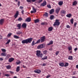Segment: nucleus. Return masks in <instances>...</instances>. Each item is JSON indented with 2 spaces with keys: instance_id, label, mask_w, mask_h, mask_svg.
<instances>
[{
  "instance_id": "nucleus-1",
  "label": "nucleus",
  "mask_w": 78,
  "mask_h": 78,
  "mask_svg": "<svg viewBox=\"0 0 78 78\" xmlns=\"http://www.w3.org/2000/svg\"><path fill=\"white\" fill-rule=\"evenodd\" d=\"M36 55L37 57H40L42 58L43 54L41 53V51H36Z\"/></svg>"
},
{
  "instance_id": "nucleus-2",
  "label": "nucleus",
  "mask_w": 78,
  "mask_h": 78,
  "mask_svg": "<svg viewBox=\"0 0 78 78\" xmlns=\"http://www.w3.org/2000/svg\"><path fill=\"white\" fill-rule=\"evenodd\" d=\"M59 20H56L55 21V23H54L53 24V26H59L60 24V23L59 22Z\"/></svg>"
},
{
  "instance_id": "nucleus-3",
  "label": "nucleus",
  "mask_w": 78,
  "mask_h": 78,
  "mask_svg": "<svg viewBox=\"0 0 78 78\" xmlns=\"http://www.w3.org/2000/svg\"><path fill=\"white\" fill-rule=\"evenodd\" d=\"M44 47V44H42L39 45L37 47V49H41L43 48Z\"/></svg>"
},
{
  "instance_id": "nucleus-4",
  "label": "nucleus",
  "mask_w": 78,
  "mask_h": 78,
  "mask_svg": "<svg viewBox=\"0 0 78 78\" xmlns=\"http://www.w3.org/2000/svg\"><path fill=\"white\" fill-rule=\"evenodd\" d=\"M32 10L33 11H31L30 13L31 14H32L34 13H36L37 12V9H35L34 6L32 7Z\"/></svg>"
},
{
  "instance_id": "nucleus-5",
  "label": "nucleus",
  "mask_w": 78,
  "mask_h": 78,
  "mask_svg": "<svg viewBox=\"0 0 78 78\" xmlns=\"http://www.w3.org/2000/svg\"><path fill=\"white\" fill-rule=\"evenodd\" d=\"M27 44H28V43H31L33 40V38H29L27 39Z\"/></svg>"
},
{
  "instance_id": "nucleus-6",
  "label": "nucleus",
  "mask_w": 78,
  "mask_h": 78,
  "mask_svg": "<svg viewBox=\"0 0 78 78\" xmlns=\"http://www.w3.org/2000/svg\"><path fill=\"white\" fill-rule=\"evenodd\" d=\"M47 5V2L45 0H44V2L41 4V6H42L43 7H44L46 6Z\"/></svg>"
},
{
  "instance_id": "nucleus-7",
  "label": "nucleus",
  "mask_w": 78,
  "mask_h": 78,
  "mask_svg": "<svg viewBox=\"0 0 78 78\" xmlns=\"http://www.w3.org/2000/svg\"><path fill=\"white\" fill-rule=\"evenodd\" d=\"M41 42H43L45 40V36H43L42 37H41Z\"/></svg>"
},
{
  "instance_id": "nucleus-8",
  "label": "nucleus",
  "mask_w": 78,
  "mask_h": 78,
  "mask_svg": "<svg viewBox=\"0 0 78 78\" xmlns=\"http://www.w3.org/2000/svg\"><path fill=\"white\" fill-rule=\"evenodd\" d=\"M19 11H16V14H15V15H14V17H15V18L16 19L17 17L19 15Z\"/></svg>"
},
{
  "instance_id": "nucleus-9",
  "label": "nucleus",
  "mask_w": 78,
  "mask_h": 78,
  "mask_svg": "<svg viewBox=\"0 0 78 78\" xmlns=\"http://www.w3.org/2000/svg\"><path fill=\"white\" fill-rule=\"evenodd\" d=\"M31 20V18L30 17H29L28 18H26L25 19V21L26 22H30Z\"/></svg>"
},
{
  "instance_id": "nucleus-10",
  "label": "nucleus",
  "mask_w": 78,
  "mask_h": 78,
  "mask_svg": "<svg viewBox=\"0 0 78 78\" xmlns=\"http://www.w3.org/2000/svg\"><path fill=\"white\" fill-rule=\"evenodd\" d=\"M5 21L4 19H1L0 20V24L2 25L4 23Z\"/></svg>"
},
{
  "instance_id": "nucleus-11",
  "label": "nucleus",
  "mask_w": 78,
  "mask_h": 78,
  "mask_svg": "<svg viewBox=\"0 0 78 78\" xmlns=\"http://www.w3.org/2000/svg\"><path fill=\"white\" fill-rule=\"evenodd\" d=\"M34 72L36 73L40 74L41 73V71L40 70H37L34 71Z\"/></svg>"
},
{
  "instance_id": "nucleus-12",
  "label": "nucleus",
  "mask_w": 78,
  "mask_h": 78,
  "mask_svg": "<svg viewBox=\"0 0 78 78\" xmlns=\"http://www.w3.org/2000/svg\"><path fill=\"white\" fill-rule=\"evenodd\" d=\"M60 10V8H59L55 10V12L58 14Z\"/></svg>"
},
{
  "instance_id": "nucleus-13",
  "label": "nucleus",
  "mask_w": 78,
  "mask_h": 78,
  "mask_svg": "<svg viewBox=\"0 0 78 78\" xmlns=\"http://www.w3.org/2000/svg\"><path fill=\"white\" fill-rule=\"evenodd\" d=\"M21 42L23 44H28L27 39L23 40V41H22V42Z\"/></svg>"
},
{
  "instance_id": "nucleus-14",
  "label": "nucleus",
  "mask_w": 78,
  "mask_h": 78,
  "mask_svg": "<svg viewBox=\"0 0 78 78\" xmlns=\"http://www.w3.org/2000/svg\"><path fill=\"white\" fill-rule=\"evenodd\" d=\"M72 16V15L71 13H69V14H67L66 15V16L69 18L71 17Z\"/></svg>"
},
{
  "instance_id": "nucleus-15",
  "label": "nucleus",
  "mask_w": 78,
  "mask_h": 78,
  "mask_svg": "<svg viewBox=\"0 0 78 78\" xmlns=\"http://www.w3.org/2000/svg\"><path fill=\"white\" fill-rule=\"evenodd\" d=\"M53 27H48V30L49 31H51L53 30Z\"/></svg>"
},
{
  "instance_id": "nucleus-16",
  "label": "nucleus",
  "mask_w": 78,
  "mask_h": 78,
  "mask_svg": "<svg viewBox=\"0 0 78 78\" xmlns=\"http://www.w3.org/2000/svg\"><path fill=\"white\" fill-rule=\"evenodd\" d=\"M59 65L60 66H61V67H62L64 66V64L63 62L59 63Z\"/></svg>"
},
{
  "instance_id": "nucleus-17",
  "label": "nucleus",
  "mask_w": 78,
  "mask_h": 78,
  "mask_svg": "<svg viewBox=\"0 0 78 78\" xmlns=\"http://www.w3.org/2000/svg\"><path fill=\"white\" fill-rule=\"evenodd\" d=\"M14 60V59L13 58H10L9 59V62H11L13 61Z\"/></svg>"
},
{
  "instance_id": "nucleus-18",
  "label": "nucleus",
  "mask_w": 78,
  "mask_h": 78,
  "mask_svg": "<svg viewBox=\"0 0 78 78\" xmlns=\"http://www.w3.org/2000/svg\"><path fill=\"white\" fill-rule=\"evenodd\" d=\"M63 4V2L62 1H60L58 2V5H59L62 6Z\"/></svg>"
},
{
  "instance_id": "nucleus-19",
  "label": "nucleus",
  "mask_w": 78,
  "mask_h": 78,
  "mask_svg": "<svg viewBox=\"0 0 78 78\" xmlns=\"http://www.w3.org/2000/svg\"><path fill=\"white\" fill-rule=\"evenodd\" d=\"M54 12V9H52L50 11V14H52Z\"/></svg>"
},
{
  "instance_id": "nucleus-20",
  "label": "nucleus",
  "mask_w": 78,
  "mask_h": 78,
  "mask_svg": "<svg viewBox=\"0 0 78 78\" xmlns=\"http://www.w3.org/2000/svg\"><path fill=\"white\" fill-rule=\"evenodd\" d=\"M22 32H21V31H18L17 32H16V34L18 35V36H19L21 34H22Z\"/></svg>"
},
{
  "instance_id": "nucleus-21",
  "label": "nucleus",
  "mask_w": 78,
  "mask_h": 78,
  "mask_svg": "<svg viewBox=\"0 0 78 78\" xmlns=\"http://www.w3.org/2000/svg\"><path fill=\"white\" fill-rule=\"evenodd\" d=\"M55 18V16L53 15H51L50 16V19L51 20H53Z\"/></svg>"
},
{
  "instance_id": "nucleus-22",
  "label": "nucleus",
  "mask_w": 78,
  "mask_h": 78,
  "mask_svg": "<svg viewBox=\"0 0 78 78\" xmlns=\"http://www.w3.org/2000/svg\"><path fill=\"white\" fill-rule=\"evenodd\" d=\"M27 24L26 23H23V25H22V27L23 28H26L27 27Z\"/></svg>"
},
{
  "instance_id": "nucleus-23",
  "label": "nucleus",
  "mask_w": 78,
  "mask_h": 78,
  "mask_svg": "<svg viewBox=\"0 0 78 78\" xmlns=\"http://www.w3.org/2000/svg\"><path fill=\"white\" fill-rule=\"evenodd\" d=\"M48 24V23L46 22H44V23H41V25H47Z\"/></svg>"
},
{
  "instance_id": "nucleus-24",
  "label": "nucleus",
  "mask_w": 78,
  "mask_h": 78,
  "mask_svg": "<svg viewBox=\"0 0 78 78\" xmlns=\"http://www.w3.org/2000/svg\"><path fill=\"white\" fill-rule=\"evenodd\" d=\"M16 72H19V71H20V66H18L17 67V68H16Z\"/></svg>"
},
{
  "instance_id": "nucleus-25",
  "label": "nucleus",
  "mask_w": 78,
  "mask_h": 78,
  "mask_svg": "<svg viewBox=\"0 0 78 78\" xmlns=\"http://www.w3.org/2000/svg\"><path fill=\"white\" fill-rule=\"evenodd\" d=\"M39 21L40 20H38V19H37V20H34V22L35 23H38L39 22Z\"/></svg>"
},
{
  "instance_id": "nucleus-26",
  "label": "nucleus",
  "mask_w": 78,
  "mask_h": 78,
  "mask_svg": "<svg viewBox=\"0 0 78 78\" xmlns=\"http://www.w3.org/2000/svg\"><path fill=\"white\" fill-rule=\"evenodd\" d=\"M77 2L76 1H75L74 2H73V6L75 5H77Z\"/></svg>"
},
{
  "instance_id": "nucleus-27",
  "label": "nucleus",
  "mask_w": 78,
  "mask_h": 78,
  "mask_svg": "<svg viewBox=\"0 0 78 78\" xmlns=\"http://www.w3.org/2000/svg\"><path fill=\"white\" fill-rule=\"evenodd\" d=\"M13 38L16 39H18L19 38V37L17 35H14Z\"/></svg>"
},
{
  "instance_id": "nucleus-28",
  "label": "nucleus",
  "mask_w": 78,
  "mask_h": 78,
  "mask_svg": "<svg viewBox=\"0 0 78 78\" xmlns=\"http://www.w3.org/2000/svg\"><path fill=\"white\" fill-rule=\"evenodd\" d=\"M53 44V41H50L49 43H48V44H47L48 45H49L51 44Z\"/></svg>"
},
{
  "instance_id": "nucleus-29",
  "label": "nucleus",
  "mask_w": 78,
  "mask_h": 78,
  "mask_svg": "<svg viewBox=\"0 0 78 78\" xmlns=\"http://www.w3.org/2000/svg\"><path fill=\"white\" fill-rule=\"evenodd\" d=\"M43 16H46L47 17H48V13L47 12H45V13L44 14H43Z\"/></svg>"
},
{
  "instance_id": "nucleus-30",
  "label": "nucleus",
  "mask_w": 78,
  "mask_h": 78,
  "mask_svg": "<svg viewBox=\"0 0 78 78\" xmlns=\"http://www.w3.org/2000/svg\"><path fill=\"white\" fill-rule=\"evenodd\" d=\"M68 49L69 51L72 50V48L71 46H70L68 47Z\"/></svg>"
},
{
  "instance_id": "nucleus-31",
  "label": "nucleus",
  "mask_w": 78,
  "mask_h": 78,
  "mask_svg": "<svg viewBox=\"0 0 78 78\" xmlns=\"http://www.w3.org/2000/svg\"><path fill=\"white\" fill-rule=\"evenodd\" d=\"M11 68V67L10 65H9L8 66H6V68L7 69H10Z\"/></svg>"
},
{
  "instance_id": "nucleus-32",
  "label": "nucleus",
  "mask_w": 78,
  "mask_h": 78,
  "mask_svg": "<svg viewBox=\"0 0 78 78\" xmlns=\"http://www.w3.org/2000/svg\"><path fill=\"white\" fill-rule=\"evenodd\" d=\"M1 55L2 56H6V54L5 53L3 52L1 54Z\"/></svg>"
},
{
  "instance_id": "nucleus-33",
  "label": "nucleus",
  "mask_w": 78,
  "mask_h": 78,
  "mask_svg": "<svg viewBox=\"0 0 78 78\" xmlns=\"http://www.w3.org/2000/svg\"><path fill=\"white\" fill-rule=\"evenodd\" d=\"M73 21H74L73 18H72V19H71L70 22L71 23H72V24H73Z\"/></svg>"
},
{
  "instance_id": "nucleus-34",
  "label": "nucleus",
  "mask_w": 78,
  "mask_h": 78,
  "mask_svg": "<svg viewBox=\"0 0 78 78\" xmlns=\"http://www.w3.org/2000/svg\"><path fill=\"white\" fill-rule=\"evenodd\" d=\"M36 44V43H35L34 41H33L32 42V43L31 44V45L32 46H33V45H34L35 44Z\"/></svg>"
},
{
  "instance_id": "nucleus-35",
  "label": "nucleus",
  "mask_w": 78,
  "mask_h": 78,
  "mask_svg": "<svg viewBox=\"0 0 78 78\" xmlns=\"http://www.w3.org/2000/svg\"><path fill=\"white\" fill-rule=\"evenodd\" d=\"M47 50L44 51H43V53L44 55H46L47 54Z\"/></svg>"
},
{
  "instance_id": "nucleus-36",
  "label": "nucleus",
  "mask_w": 78,
  "mask_h": 78,
  "mask_svg": "<svg viewBox=\"0 0 78 78\" xmlns=\"http://www.w3.org/2000/svg\"><path fill=\"white\" fill-rule=\"evenodd\" d=\"M68 59L69 60H72L73 59V56H69Z\"/></svg>"
},
{
  "instance_id": "nucleus-37",
  "label": "nucleus",
  "mask_w": 78,
  "mask_h": 78,
  "mask_svg": "<svg viewBox=\"0 0 78 78\" xmlns=\"http://www.w3.org/2000/svg\"><path fill=\"white\" fill-rule=\"evenodd\" d=\"M69 65V64L68 63L66 62L65 63V65H64V66L66 67L68 66Z\"/></svg>"
},
{
  "instance_id": "nucleus-38",
  "label": "nucleus",
  "mask_w": 78,
  "mask_h": 78,
  "mask_svg": "<svg viewBox=\"0 0 78 78\" xmlns=\"http://www.w3.org/2000/svg\"><path fill=\"white\" fill-rule=\"evenodd\" d=\"M11 42V40H9L7 41V43H5V44H9V43Z\"/></svg>"
},
{
  "instance_id": "nucleus-39",
  "label": "nucleus",
  "mask_w": 78,
  "mask_h": 78,
  "mask_svg": "<svg viewBox=\"0 0 78 78\" xmlns=\"http://www.w3.org/2000/svg\"><path fill=\"white\" fill-rule=\"evenodd\" d=\"M66 12V11L62 10L61 11V13L62 14H65Z\"/></svg>"
},
{
  "instance_id": "nucleus-40",
  "label": "nucleus",
  "mask_w": 78,
  "mask_h": 78,
  "mask_svg": "<svg viewBox=\"0 0 78 78\" xmlns=\"http://www.w3.org/2000/svg\"><path fill=\"white\" fill-rule=\"evenodd\" d=\"M48 58V57L47 56H45L44 58H42V60H44L47 59Z\"/></svg>"
},
{
  "instance_id": "nucleus-41",
  "label": "nucleus",
  "mask_w": 78,
  "mask_h": 78,
  "mask_svg": "<svg viewBox=\"0 0 78 78\" xmlns=\"http://www.w3.org/2000/svg\"><path fill=\"white\" fill-rule=\"evenodd\" d=\"M12 35V34L11 33H10L9 34H8V35H7V37H10Z\"/></svg>"
},
{
  "instance_id": "nucleus-42",
  "label": "nucleus",
  "mask_w": 78,
  "mask_h": 78,
  "mask_svg": "<svg viewBox=\"0 0 78 78\" xmlns=\"http://www.w3.org/2000/svg\"><path fill=\"white\" fill-rule=\"evenodd\" d=\"M20 26H21L20 24H18V25H17V27H18L19 28V29H20Z\"/></svg>"
},
{
  "instance_id": "nucleus-43",
  "label": "nucleus",
  "mask_w": 78,
  "mask_h": 78,
  "mask_svg": "<svg viewBox=\"0 0 78 78\" xmlns=\"http://www.w3.org/2000/svg\"><path fill=\"white\" fill-rule=\"evenodd\" d=\"M40 41H41V40H39L38 41H37L36 43H35V44L39 43Z\"/></svg>"
},
{
  "instance_id": "nucleus-44",
  "label": "nucleus",
  "mask_w": 78,
  "mask_h": 78,
  "mask_svg": "<svg viewBox=\"0 0 78 78\" xmlns=\"http://www.w3.org/2000/svg\"><path fill=\"white\" fill-rule=\"evenodd\" d=\"M77 24V22H75L74 23V26L75 27H76V25Z\"/></svg>"
},
{
  "instance_id": "nucleus-45",
  "label": "nucleus",
  "mask_w": 78,
  "mask_h": 78,
  "mask_svg": "<svg viewBox=\"0 0 78 78\" xmlns=\"http://www.w3.org/2000/svg\"><path fill=\"white\" fill-rule=\"evenodd\" d=\"M59 52H60V51H58L56 52H55V55H58L59 54Z\"/></svg>"
},
{
  "instance_id": "nucleus-46",
  "label": "nucleus",
  "mask_w": 78,
  "mask_h": 78,
  "mask_svg": "<svg viewBox=\"0 0 78 78\" xmlns=\"http://www.w3.org/2000/svg\"><path fill=\"white\" fill-rule=\"evenodd\" d=\"M22 20H23V19L21 18H18V21H21Z\"/></svg>"
},
{
  "instance_id": "nucleus-47",
  "label": "nucleus",
  "mask_w": 78,
  "mask_h": 78,
  "mask_svg": "<svg viewBox=\"0 0 78 78\" xmlns=\"http://www.w3.org/2000/svg\"><path fill=\"white\" fill-rule=\"evenodd\" d=\"M20 9L21 10H23L24 9V7L22 6H20Z\"/></svg>"
},
{
  "instance_id": "nucleus-48",
  "label": "nucleus",
  "mask_w": 78,
  "mask_h": 78,
  "mask_svg": "<svg viewBox=\"0 0 78 78\" xmlns=\"http://www.w3.org/2000/svg\"><path fill=\"white\" fill-rule=\"evenodd\" d=\"M27 2H28L31 3V0H27Z\"/></svg>"
},
{
  "instance_id": "nucleus-49",
  "label": "nucleus",
  "mask_w": 78,
  "mask_h": 78,
  "mask_svg": "<svg viewBox=\"0 0 78 78\" xmlns=\"http://www.w3.org/2000/svg\"><path fill=\"white\" fill-rule=\"evenodd\" d=\"M47 7L49 8H51L50 5H47Z\"/></svg>"
},
{
  "instance_id": "nucleus-50",
  "label": "nucleus",
  "mask_w": 78,
  "mask_h": 78,
  "mask_svg": "<svg viewBox=\"0 0 78 78\" xmlns=\"http://www.w3.org/2000/svg\"><path fill=\"white\" fill-rule=\"evenodd\" d=\"M1 50H2V51H3V52H5L6 51V50L5 49H1Z\"/></svg>"
},
{
  "instance_id": "nucleus-51",
  "label": "nucleus",
  "mask_w": 78,
  "mask_h": 78,
  "mask_svg": "<svg viewBox=\"0 0 78 78\" xmlns=\"http://www.w3.org/2000/svg\"><path fill=\"white\" fill-rule=\"evenodd\" d=\"M43 1V0H39L38 1V3H40L42 1Z\"/></svg>"
},
{
  "instance_id": "nucleus-52",
  "label": "nucleus",
  "mask_w": 78,
  "mask_h": 78,
  "mask_svg": "<svg viewBox=\"0 0 78 78\" xmlns=\"http://www.w3.org/2000/svg\"><path fill=\"white\" fill-rule=\"evenodd\" d=\"M20 5V1H18V6H19Z\"/></svg>"
},
{
  "instance_id": "nucleus-53",
  "label": "nucleus",
  "mask_w": 78,
  "mask_h": 78,
  "mask_svg": "<svg viewBox=\"0 0 78 78\" xmlns=\"http://www.w3.org/2000/svg\"><path fill=\"white\" fill-rule=\"evenodd\" d=\"M21 63L20 61H18V62H16V64L17 65H19Z\"/></svg>"
},
{
  "instance_id": "nucleus-54",
  "label": "nucleus",
  "mask_w": 78,
  "mask_h": 78,
  "mask_svg": "<svg viewBox=\"0 0 78 78\" xmlns=\"http://www.w3.org/2000/svg\"><path fill=\"white\" fill-rule=\"evenodd\" d=\"M10 57V55H7V56H6L7 58H9Z\"/></svg>"
},
{
  "instance_id": "nucleus-55",
  "label": "nucleus",
  "mask_w": 78,
  "mask_h": 78,
  "mask_svg": "<svg viewBox=\"0 0 78 78\" xmlns=\"http://www.w3.org/2000/svg\"><path fill=\"white\" fill-rule=\"evenodd\" d=\"M24 10H22L21 11V13H22V14H24Z\"/></svg>"
},
{
  "instance_id": "nucleus-56",
  "label": "nucleus",
  "mask_w": 78,
  "mask_h": 78,
  "mask_svg": "<svg viewBox=\"0 0 78 78\" xmlns=\"http://www.w3.org/2000/svg\"><path fill=\"white\" fill-rule=\"evenodd\" d=\"M70 26H69V25H67V28H70Z\"/></svg>"
},
{
  "instance_id": "nucleus-57",
  "label": "nucleus",
  "mask_w": 78,
  "mask_h": 78,
  "mask_svg": "<svg viewBox=\"0 0 78 78\" xmlns=\"http://www.w3.org/2000/svg\"><path fill=\"white\" fill-rule=\"evenodd\" d=\"M5 76H10V75L8 74H5Z\"/></svg>"
},
{
  "instance_id": "nucleus-58",
  "label": "nucleus",
  "mask_w": 78,
  "mask_h": 78,
  "mask_svg": "<svg viewBox=\"0 0 78 78\" xmlns=\"http://www.w3.org/2000/svg\"><path fill=\"white\" fill-rule=\"evenodd\" d=\"M51 76L50 75H48L47 76L46 78H49Z\"/></svg>"
},
{
  "instance_id": "nucleus-59",
  "label": "nucleus",
  "mask_w": 78,
  "mask_h": 78,
  "mask_svg": "<svg viewBox=\"0 0 78 78\" xmlns=\"http://www.w3.org/2000/svg\"><path fill=\"white\" fill-rule=\"evenodd\" d=\"M36 1V0H31V2H34Z\"/></svg>"
},
{
  "instance_id": "nucleus-60",
  "label": "nucleus",
  "mask_w": 78,
  "mask_h": 78,
  "mask_svg": "<svg viewBox=\"0 0 78 78\" xmlns=\"http://www.w3.org/2000/svg\"><path fill=\"white\" fill-rule=\"evenodd\" d=\"M3 58H0V61H3Z\"/></svg>"
},
{
  "instance_id": "nucleus-61",
  "label": "nucleus",
  "mask_w": 78,
  "mask_h": 78,
  "mask_svg": "<svg viewBox=\"0 0 78 78\" xmlns=\"http://www.w3.org/2000/svg\"><path fill=\"white\" fill-rule=\"evenodd\" d=\"M2 35H0V40L2 39Z\"/></svg>"
},
{
  "instance_id": "nucleus-62",
  "label": "nucleus",
  "mask_w": 78,
  "mask_h": 78,
  "mask_svg": "<svg viewBox=\"0 0 78 78\" xmlns=\"http://www.w3.org/2000/svg\"><path fill=\"white\" fill-rule=\"evenodd\" d=\"M77 50V48H75L74 49V51H76Z\"/></svg>"
},
{
  "instance_id": "nucleus-63",
  "label": "nucleus",
  "mask_w": 78,
  "mask_h": 78,
  "mask_svg": "<svg viewBox=\"0 0 78 78\" xmlns=\"http://www.w3.org/2000/svg\"><path fill=\"white\" fill-rule=\"evenodd\" d=\"M10 73H11V74H13L14 73L12 71H10Z\"/></svg>"
},
{
  "instance_id": "nucleus-64",
  "label": "nucleus",
  "mask_w": 78,
  "mask_h": 78,
  "mask_svg": "<svg viewBox=\"0 0 78 78\" xmlns=\"http://www.w3.org/2000/svg\"><path fill=\"white\" fill-rule=\"evenodd\" d=\"M76 68L78 69V65L76 66Z\"/></svg>"
}]
</instances>
